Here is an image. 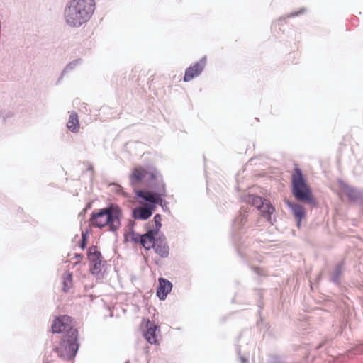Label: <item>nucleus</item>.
I'll list each match as a JSON object with an SVG mask.
<instances>
[{"instance_id": "10", "label": "nucleus", "mask_w": 363, "mask_h": 363, "mask_svg": "<svg viewBox=\"0 0 363 363\" xmlns=\"http://www.w3.org/2000/svg\"><path fill=\"white\" fill-rule=\"evenodd\" d=\"M286 203L291 209L293 216L297 220V227L300 228L302 220L304 219L306 216V211L305 208L300 203L290 201H286Z\"/></svg>"}, {"instance_id": "22", "label": "nucleus", "mask_w": 363, "mask_h": 363, "mask_svg": "<svg viewBox=\"0 0 363 363\" xmlns=\"http://www.w3.org/2000/svg\"><path fill=\"white\" fill-rule=\"evenodd\" d=\"M111 186L113 188L112 190L118 195H122L125 197L128 196V195L124 192L123 188L120 185L113 184Z\"/></svg>"}, {"instance_id": "13", "label": "nucleus", "mask_w": 363, "mask_h": 363, "mask_svg": "<svg viewBox=\"0 0 363 363\" xmlns=\"http://www.w3.org/2000/svg\"><path fill=\"white\" fill-rule=\"evenodd\" d=\"M155 252L161 257H167L169 253V248L165 238H157L155 246L153 247Z\"/></svg>"}, {"instance_id": "15", "label": "nucleus", "mask_w": 363, "mask_h": 363, "mask_svg": "<svg viewBox=\"0 0 363 363\" xmlns=\"http://www.w3.org/2000/svg\"><path fill=\"white\" fill-rule=\"evenodd\" d=\"M135 194L138 197L152 203H160L162 199L155 192L143 190H135Z\"/></svg>"}, {"instance_id": "23", "label": "nucleus", "mask_w": 363, "mask_h": 363, "mask_svg": "<svg viewBox=\"0 0 363 363\" xmlns=\"http://www.w3.org/2000/svg\"><path fill=\"white\" fill-rule=\"evenodd\" d=\"M252 270L259 276H263V277L267 276V271L265 269H264L263 268H261L259 267H252Z\"/></svg>"}, {"instance_id": "24", "label": "nucleus", "mask_w": 363, "mask_h": 363, "mask_svg": "<svg viewBox=\"0 0 363 363\" xmlns=\"http://www.w3.org/2000/svg\"><path fill=\"white\" fill-rule=\"evenodd\" d=\"M86 246V238L84 234H82V238L80 243V247L82 249H84Z\"/></svg>"}, {"instance_id": "9", "label": "nucleus", "mask_w": 363, "mask_h": 363, "mask_svg": "<svg viewBox=\"0 0 363 363\" xmlns=\"http://www.w3.org/2000/svg\"><path fill=\"white\" fill-rule=\"evenodd\" d=\"M206 63V60L204 57V58L200 60L199 62L191 65L189 67H188L185 72V74L184 77V81L189 82L194 77L199 76L203 71V68L205 67Z\"/></svg>"}, {"instance_id": "7", "label": "nucleus", "mask_w": 363, "mask_h": 363, "mask_svg": "<svg viewBox=\"0 0 363 363\" xmlns=\"http://www.w3.org/2000/svg\"><path fill=\"white\" fill-rule=\"evenodd\" d=\"M87 258L90 263V272L92 274H99L101 272L106 261L103 259L101 252L96 246H91L87 252Z\"/></svg>"}, {"instance_id": "25", "label": "nucleus", "mask_w": 363, "mask_h": 363, "mask_svg": "<svg viewBox=\"0 0 363 363\" xmlns=\"http://www.w3.org/2000/svg\"><path fill=\"white\" fill-rule=\"evenodd\" d=\"M75 258L77 259L76 263H79L83 259V256L81 254H75Z\"/></svg>"}, {"instance_id": "26", "label": "nucleus", "mask_w": 363, "mask_h": 363, "mask_svg": "<svg viewBox=\"0 0 363 363\" xmlns=\"http://www.w3.org/2000/svg\"><path fill=\"white\" fill-rule=\"evenodd\" d=\"M154 219H155V223H157L161 220V216H160V215L157 214V215L155 216Z\"/></svg>"}, {"instance_id": "12", "label": "nucleus", "mask_w": 363, "mask_h": 363, "mask_svg": "<svg viewBox=\"0 0 363 363\" xmlns=\"http://www.w3.org/2000/svg\"><path fill=\"white\" fill-rule=\"evenodd\" d=\"M147 184L160 198L166 195L165 184L159 172L157 179H150Z\"/></svg>"}, {"instance_id": "1", "label": "nucleus", "mask_w": 363, "mask_h": 363, "mask_svg": "<svg viewBox=\"0 0 363 363\" xmlns=\"http://www.w3.org/2000/svg\"><path fill=\"white\" fill-rule=\"evenodd\" d=\"M94 10V0H72L65 9V19L70 26L79 27L90 19Z\"/></svg>"}, {"instance_id": "5", "label": "nucleus", "mask_w": 363, "mask_h": 363, "mask_svg": "<svg viewBox=\"0 0 363 363\" xmlns=\"http://www.w3.org/2000/svg\"><path fill=\"white\" fill-rule=\"evenodd\" d=\"M158 177V171L153 167L144 168L141 166H137L132 170L129 176L130 184L133 188H136L144 180L147 182L150 179H156Z\"/></svg>"}, {"instance_id": "14", "label": "nucleus", "mask_w": 363, "mask_h": 363, "mask_svg": "<svg viewBox=\"0 0 363 363\" xmlns=\"http://www.w3.org/2000/svg\"><path fill=\"white\" fill-rule=\"evenodd\" d=\"M159 286L157 289V296L161 300H164L167 294L172 291V284L166 279H159Z\"/></svg>"}, {"instance_id": "3", "label": "nucleus", "mask_w": 363, "mask_h": 363, "mask_svg": "<svg viewBox=\"0 0 363 363\" xmlns=\"http://www.w3.org/2000/svg\"><path fill=\"white\" fill-rule=\"evenodd\" d=\"M291 192L295 199L312 206H317V201L312 189L307 183L300 169H294L291 175Z\"/></svg>"}, {"instance_id": "19", "label": "nucleus", "mask_w": 363, "mask_h": 363, "mask_svg": "<svg viewBox=\"0 0 363 363\" xmlns=\"http://www.w3.org/2000/svg\"><path fill=\"white\" fill-rule=\"evenodd\" d=\"M63 290L67 291L72 286V276L69 272H65L63 275Z\"/></svg>"}, {"instance_id": "18", "label": "nucleus", "mask_w": 363, "mask_h": 363, "mask_svg": "<svg viewBox=\"0 0 363 363\" xmlns=\"http://www.w3.org/2000/svg\"><path fill=\"white\" fill-rule=\"evenodd\" d=\"M67 126L69 130H70L72 132H77L79 129V119L77 113L72 112L69 115V118L67 122Z\"/></svg>"}, {"instance_id": "20", "label": "nucleus", "mask_w": 363, "mask_h": 363, "mask_svg": "<svg viewBox=\"0 0 363 363\" xmlns=\"http://www.w3.org/2000/svg\"><path fill=\"white\" fill-rule=\"evenodd\" d=\"M126 239L134 243H140L142 240V235L135 233L134 231H130L126 235Z\"/></svg>"}, {"instance_id": "21", "label": "nucleus", "mask_w": 363, "mask_h": 363, "mask_svg": "<svg viewBox=\"0 0 363 363\" xmlns=\"http://www.w3.org/2000/svg\"><path fill=\"white\" fill-rule=\"evenodd\" d=\"M345 194L348 198L352 201H356L359 198V194L352 188H347L345 190Z\"/></svg>"}, {"instance_id": "17", "label": "nucleus", "mask_w": 363, "mask_h": 363, "mask_svg": "<svg viewBox=\"0 0 363 363\" xmlns=\"http://www.w3.org/2000/svg\"><path fill=\"white\" fill-rule=\"evenodd\" d=\"M153 210V206L150 207H139L133 211V216L136 219L146 220L152 216Z\"/></svg>"}, {"instance_id": "4", "label": "nucleus", "mask_w": 363, "mask_h": 363, "mask_svg": "<svg viewBox=\"0 0 363 363\" xmlns=\"http://www.w3.org/2000/svg\"><path fill=\"white\" fill-rule=\"evenodd\" d=\"M79 346L78 330H72L71 335L62 336L59 344L55 346L54 351L61 358L71 360L76 356Z\"/></svg>"}, {"instance_id": "6", "label": "nucleus", "mask_w": 363, "mask_h": 363, "mask_svg": "<svg viewBox=\"0 0 363 363\" xmlns=\"http://www.w3.org/2000/svg\"><path fill=\"white\" fill-rule=\"evenodd\" d=\"M246 201L252 206L257 208L263 216L271 223V216L274 212V208L270 204V202L262 197L255 195H249Z\"/></svg>"}, {"instance_id": "16", "label": "nucleus", "mask_w": 363, "mask_h": 363, "mask_svg": "<svg viewBox=\"0 0 363 363\" xmlns=\"http://www.w3.org/2000/svg\"><path fill=\"white\" fill-rule=\"evenodd\" d=\"M155 235L157 233L153 230H149L147 233L142 235L140 244L146 250H150L155 246L156 242Z\"/></svg>"}, {"instance_id": "2", "label": "nucleus", "mask_w": 363, "mask_h": 363, "mask_svg": "<svg viewBox=\"0 0 363 363\" xmlns=\"http://www.w3.org/2000/svg\"><path fill=\"white\" fill-rule=\"evenodd\" d=\"M121 211L116 206H111L92 213L90 225L99 228L107 227L109 230L115 231L121 226Z\"/></svg>"}, {"instance_id": "11", "label": "nucleus", "mask_w": 363, "mask_h": 363, "mask_svg": "<svg viewBox=\"0 0 363 363\" xmlns=\"http://www.w3.org/2000/svg\"><path fill=\"white\" fill-rule=\"evenodd\" d=\"M145 323L146 331L144 333V337L146 340L150 344H158L157 330L159 331L158 328L150 320H143Z\"/></svg>"}, {"instance_id": "8", "label": "nucleus", "mask_w": 363, "mask_h": 363, "mask_svg": "<svg viewBox=\"0 0 363 363\" xmlns=\"http://www.w3.org/2000/svg\"><path fill=\"white\" fill-rule=\"evenodd\" d=\"M52 331L54 333H65L64 335H71L72 330H77L74 328L72 320L67 315L56 318L52 324Z\"/></svg>"}]
</instances>
